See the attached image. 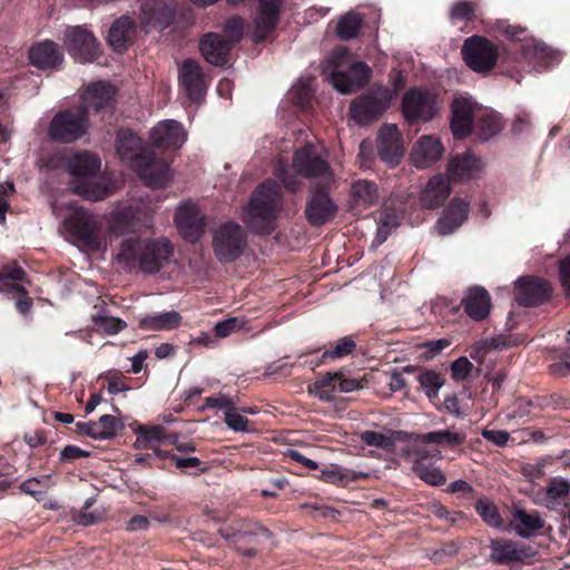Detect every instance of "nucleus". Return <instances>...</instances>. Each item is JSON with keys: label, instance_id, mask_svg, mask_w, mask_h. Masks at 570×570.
Instances as JSON below:
<instances>
[{"label": "nucleus", "instance_id": "obj_51", "mask_svg": "<svg viewBox=\"0 0 570 570\" xmlns=\"http://www.w3.org/2000/svg\"><path fill=\"white\" fill-rule=\"evenodd\" d=\"M362 24L363 18L354 11H348L337 22V36H356Z\"/></svg>", "mask_w": 570, "mask_h": 570}, {"label": "nucleus", "instance_id": "obj_41", "mask_svg": "<svg viewBox=\"0 0 570 570\" xmlns=\"http://www.w3.org/2000/svg\"><path fill=\"white\" fill-rule=\"evenodd\" d=\"M376 224V234L372 246L382 245L387 239L389 235L397 228L400 219L394 212L383 210L379 214Z\"/></svg>", "mask_w": 570, "mask_h": 570}, {"label": "nucleus", "instance_id": "obj_27", "mask_svg": "<svg viewBox=\"0 0 570 570\" xmlns=\"http://www.w3.org/2000/svg\"><path fill=\"white\" fill-rule=\"evenodd\" d=\"M443 154L441 141L433 136H422L414 145L411 154L412 164L424 169L436 163Z\"/></svg>", "mask_w": 570, "mask_h": 570}, {"label": "nucleus", "instance_id": "obj_45", "mask_svg": "<svg viewBox=\"0 0 570 570\" xmlns=\"http://www.w3.org/2000/svg\"><path fill=\"white\" fill-rule=\"evenodd\" d=\"M478 127L481 138L488 140L502 129L501 117L492 110H482L478 116Z\"/></svg>", "mask_w": 570, "mask_h": 570}, {"label": "nucleus", "instance_id": "obj_63", "mask_svg": "<svg viewBox=\"0 0 570 570\" xmlns=\"http://www.w3.org/2000/svg\"><path fill=\"white\" fill-rule=\"evenodd\" d=\"M440 452L435 451L434 453H431L429 450H426L422 445H413L407 450V456L412 462V465H415V461L424 462V460L433 456H439Z\"/></svg>", "mask_w": 570, "mask_h": 570}, {"label": "nucleus", "instance_id": "obj_12", "mask_svg": "<svg viewBox=\"0 0 570 570\" xmlns=\"http://www.w3.org/2000/svg\"><path fill=\"white\" fill-rule=\"evenodd\" d=\"M88 129L87 115L81 111H59L50 121L48 134L59 142H73L81 138Z\"/></svg>", "mask_w": 570, "mask_h": 570}, {"label": "nucleus", "instance_id": "obj_7", "mask_svg": "<svg viewBox=\"0 0 570 570\" xmlns=\"http://www.w3.org/2000/svg\"><path fill=\"white\" fill-rule=\"evenodd\" d=\"M175 6L167 0H146L141 6L140 31L145 33H160L168 27L171 32H180L186 26L193 23L190 12H184L176 18Z\"/></svg>", "mask_w": 570, "mask_h": 570}, {"label": "nucleus", "instance_id": "obj_24", "mask_svg": "<svg viewBox=\"0 0 570 570\" xmlns=\"http://www.w3.org/2000/svg\"><path fill=\"white\" fill-rule=\"evenodd\" d=\"M150 139L160 148H180L187 139V134L180 122L167 119L153 128Z\"/></svg>", "mask_w": 570, "mask_h": 570}, {"label": "nucleus", "instance_id": "obj_14", "mask_svg": "<svg viewBox=\"0 0 570 570\" xmlns=\"http://www.w3.org/2000/svg\"><path fill=\"white\" fill-rule=\"evenodd\" d=\"M435 96L430 91L412 88L402 99V112L407 122L429 121L436 114Z\"/></svg>", "mask_w": 570, "mask_h": 570}, {"label": "nucleus", "instance_id": "obj_55", "mask_svg": "<svg viewBox=\"0 0 570 570\" xmlns=\"http://www.w3.org/2000/svg\"><path fill=\"white\" fill-rule=\"evenodd\" d=\"M419 382L429 399L438 395L439 390L443 385V380L440 374L428 371L419 375Z\"/></svg>", "mask_w": 570, "mask_h": 570}, {"label": "nucleus", "instance_id": "obj_2", "mask_svg": "<svg viewBox=\"0 0 570 570\" xmlns=\"http://www.w3.org/2000/svg\"><path fill=\"white\" fill-rule=\"evenodd\" d=\"M292 167L296 174L291 173L285 164H278L275 169V175L291 191H296L302 186L297 176L320 179L324 184H330L334 179L333 170L327 161V153L317 145L307 144L298 148L294 153Z\"/></svg>", "mask_w": 570, "mask_h": 570}, {"label": "nucleus", "instance_id": "obj_46", "mask_svg": "<svg viewBox=\"0 0 570 570\" xmlns=\"http://www.w3.org/2000/svg\"><path fill=\"white\" fill-rule=\"evenodd\" d=\"M313 81L312 77H301L291 88L289 94L294 104L302 108L308 106L314 92Z\"/></svg>", "mask_w": 570, "mask_h": 570}, {"label": "nucleus", "instance_id": "obj_59", "mask_svg": "<svg viewBox=\"0 0 570 570\" xmlns=\"http://www.w3.org/2000/svg\"><path fill=\"white\" fill-rule=\"evenodd\" d=\"M242 326L243 324L236 317H228L216 323L214 330L218 337H227Z\"/></svg>", "mask_w": 570, "mask_h": 570}, {"label": "nucleus", "instance_id": "obj_58", "mask_svg": "<svg viewBox=\"0 0 570 570\" xmlns=\"http://www.w3.org/2000/svg\"><path fill=\"white\" fill-rule=\"evenodd\" d=\"M129 32H136L135 21L129 16H121L109 29V36H127Z\"/></svg>", "mask_w": 570, "mask_h": 570}, {"label": "nucleus", "instance_id": "obj_34", "mask_svg": "<svg viewBox=\"0 0 570 570\" xmlns=\"http://www.w3.org/2000/svg\"><path fill=\"white\" fill-rule=\"evenodd\" d=\"M450 193L449 179L444 176H435L428 181L420 196V202L425 208H436L444 203Z\"/></svg>", "mask_w": 570, "mask_h": 570}, {"label": "nucleus", "instance_id": "obj_43", "mask_svg": "<svg viewBox=\"0 0 570 570\" xmlns=\"http://www.w3.org/2000/svg\"><path fill=\"white\" fill-rule=\"evenodd\" d=\"M361 476V474L342 468L336 464H331L326 468H324L321 471V479L325 482L336 484V485H346L347 483L357 480Z\"/></svg>", "mask_w": 570, "mask_h": 570}, {"label": "nucleus", "instance_id": "obj_35", "mask_svg": "<svg viewBox=\"0 0 570 570\" xmlns=\"http://www.w3.org/2000/svg\"><path fill=\"white\" fill-rule=\"evenodd\" d=\"M569 494L570 481L562 476L552 478L546 489V508L551 511L563 512L564 508L568 507L566 499Z\"/></svg>", "mask_w": 570, "mask_h": 570}, {"label": "nucleus", "instance_id": "obj_26", "mask_svg": "<svg viewBox=\"0 0 570 570\" xmlns=\"http://www.w3.org/2000/svg\"><path fill=\"white\" fill-rule=\"evenodd\" d=\"M149 214L137 206H124L110 214V229L117 234L134 232L141 226L142 219H148Z\"/></svg>", "mask_w": 570, "mask_h": 570}, {"label": "nucleus", "instance_id": "obj_52", "mask_svg": "<svg viewBox=\"0 0 570 570\" xmlns=\"http://www.w3.org/2000/svg\"><path fill=\"white\" fill-rule=\"evenodd\" d=\"M1 277H3V287L11 289L9 293H26V289L22 285L18 283L10 284L9 281L13 282H22L24 278V272L23 269L13 264L6 266L3 268V272L0 274Z\"/></svg>", "mask_w": 570, "mask_h": 570}, {"label": "nucleus", "instance_id": "obj_48", "mask_svg": "<svg viewBox=\"0 0 570 570\" xmlns=\"http://www.w3.org/2000/svg\"><path fill=\"white\" fill-rule=\"evenodd\" d=\"M92 323L99 331L109 335L117 334L126 327L122 320L107 315L104 312L94 315Z\"/></svg>", "mask_w": 570, "mask_h": 570}, {"label": "nucleus", "instance_id": "obj_62", "mask_svg": "<svg viewBox=\"0 0 570 570\" xmlns=\"http://www.w3.org/2000/svg\"><path fill=\"white\" fill-rule=\"evenodd\" d=\"M337 386L336 391L342 393H350L362 387V383L357 379L346 377L343 372H337Z\"/></svg>", "mask_w": 570, "mask_h": 570}, {"label": "nucleus", "instance_id": "obj_19", "mask_svg": "<svg viewBox=\"0 0 570 570\" xmlns=\"http://www.w3.org/2000/svg\"><path fill=\"white\" fill-rule=\"evenodd\" d=\"M116 87L105 80L89 83L81 95L82 111L87 115L90 111L98 112L112 105L116 96Z\"/></svg>", "mask_w": 570, "mask_h": 570}, {"label": "nucleus", "instance_id": "obj_9", "mask_svg": "<svg viewBox=\"0 0 570 570\" xmlns=\"http://www.w3.org/2000/svg\"><path fill=\"white\" fill-rule=\"evenodd\" d=\"M512 49L518 51L514 60L533 71H543L561 59L558 51L535 38H513Z\"/></svg>", "mask_w": 570, "mask_h": 570}, {"label": "nucleus", "instance_id": "obj_5", "mask_svg": "<svg viewBox=\"0 0 570 570\" xmlns=\"http://www.w3.org/2000/svg\"><path fill=\"white\" fill-rule=\"evenodd\" d=\"M283 206L279 186L272 180L261 184L252 194L245 223L257 234H271Z\"/></svg>", "mask_w": 570, "mask_h": 570}, {"label": "nucleus", "instance_id": "obj_36", "mask_svg": "<svg viewBox=\"0 0 570 570\" xmlns=\"http://www.w3.org/2000/svg\"><path fill=\"white\" fill-rule=\"evenodd\" d=\"M284 0H258L256 27L264 32H271L278 23Z\"/></svg>", "mask_w": 570, "mask_h": 570}, {"label": "nucleus", "instance_id": "obj_23", "mask_svg": "<svg viewBox=\"0 0 570 570\" xmlns=\"http://www.w3.org/2000/svg\"><path fill=\"white\" fill-rule=\"evenodd\" d=\"M470 204L461 198H453L442 212L435 224L439 235L446 236L458 230L468 219Z\"/></svg>", "mask_w": 570, "mask_h": 570}, {"label": "nucleus", "instance_id": "obj_57", "mask_svg": "<svg viewBox=\"0 0 570 570\" xmlns=\"http://www.w3.org/2000/svg\"><path fill=\"white\" fill-rule=\"evenodd\" d=\"M361 440L368 446H374L383 450H391L394 446V441L390 436L375 431L362 432Z\"/></svg>", "mask_w": 570, "mask_h": 570}, {"label": "nucleus", "instance_id": "obj_28", "mask_svg": "<svg viewBox=\"0 0 570 570\" xmlns=\"http://www.w3.org/2000/svg\"><path fill=\"white\" fill-rule=\"evenodd\" d=\"M336 205L324 191H316L306 203L305 215L314 226L326 224L335 214Z\"/></svg>", "mask_w": 570, "mask_h": 570}, {"label": "nucleus", "instance_id": "obj_29", "mask_svg": "<svg viewBox=\"0 0 570 570\" xmlns=\"http://www.w3.org/2000/svg\"><path fill=\"white\" fill-rule=\"evenodd\" d=\"M236 38H203L199 50L204 59L213 66H224L229 60L230 50Z\"/></svg>", "mask_w": 570, "mask_h": 570}, {"label": "nucleus", "instance_id": "obj_53", "mask_svg": "<svg viewBox=\"0 0 570 570\" xmlns=\"http://www.w3.org/2000/svg\"><path fill=\"white\" fill-rule=\"evenodd\" d=\"M224 422L234 432H250L248 419L236 405L224 413Z\"/></svg>", "mask_w": 570, "mask_h": 570}, {"label": "nucleus", "instance_id": "obj_40", "mask_svg": "<svg viewBox=\"0 0 570 570\" xmlns=\"http://www.w3.org/2000/svg\"><path fill=\"white\" fill-rule=\"evenodd\" d=\"M337 379H340V376H337V372H328L316 380L308 387V392L321 401L332 402L335 399Z\"/></svg>", "mask_w": 570, "mask_h": 570}, {"label": "nucleus", "instance_id": "obj_38", "mask_svg": "<svg viewBox=\"0 0 570 570\" xmlns=\"http://www.w3.org/2000/svg\"><path fill=\"white\" fill-rule=\"evenodd\" d=\"M67 48L78 62H91L100 55L96 38H68Z\"/></svg>", "mask_w": 570, "mask_h": 570}, {"label": "nucleus", "instance_id": "obj_6", "mask_svg": "<svg viewBox=\"0 0 570 570\" xmlns=\"http://www.w3.org/2000/svg\"><path fill=\"white\" fill-rule=\"evenodd\" d=\"M100 165V159L89 151L77 153L70 157L67 168L73 178L69 183V189L73 194L94 202L108 197L110 194L108 187L97 178Z\"/></svg>", "mask_w": 570, "mask_h": 570}, {"label": "nucleus", "instance_id": "obj_4", "mask_svg": "<svg viewBox=\"0 0 570 570\" xmlns=\"http://www.w3.org/2000/svg\"><path fill=\"white\" fill-rule=\"evenodd\" d=\"M173 250L170 242L166 238L130 237L122 240L116 258L125 268L131 269L138 265L144 273L155 274L169 261Z\"/></svg>", "mask_w": 570, "mask_h": 570}, {"label": "nucleus", "instance_id": "obj_61", "mask_svg": "<svg viewBox=\"0 0 570 570\" xmlns=\"http://www.w3.org/2000/svg\"><path fill=\"white\" fill-rule=\"evenodd\" d=\"M473 365L466 357H459L451 365L452 376L454 380L462 381L465 380Z\"/></svg>", "mask_w": 570, "mask_h": 570}, {"label": "nucleus", "instance_id": "obj_16", "mask_svg": "<svg viewBox=\"0 0 570 570\" xmlns=\"http://www.w3.org/2000/svg\"><path fill=\"white\" fill-rule=\"evenodd\" d=\"M65 227L87 247L94 250L101 248L97 224L88 212L81 208L75 210L65 219Z\"/></svg>", "mask_w": 570, "mask_h": 570}, {"label": "nucleus", "instance_id": "obj_25", "mask_svg": "<svg viewBox=\"0 0 570 570\" xmlns=\"http://www.w3.org/2000/svg\"><path fill=\"white\" fill-rule=\"evenodd\" d=\"M461 305L465 314L473 321L485 320L492 307L491 296L482 286H473L466 289Z\"/></svg>", "mask_w": 570, "mask_h": 570}, {"label": "nucleus", "instance_id": "obj_13", "mask_svg": "<svg viewBox=\"0 0 570 570\" xmlns=\"http://www.w3.org/2000/svg\"><path fill=\"white\" fill-rule=\"evenodd\" d=\"M220 535L229 541L240 554L253 558L257 554L258 547L271 539V532L258 524L249 525L245 529L233 530L230 528L220 529Z\"/></svg>", "mask_w": 570, "mask_h": 570}, {"label": "nucleus", "instance_id": "obj_17", "mask_svg": "<svg viewBox=\"0 0 570 570\" xmlns=\"http://www.w3.org/2000/svg\"><path fill=\"white\" fill-rule=\"evenodd\" d=\"M490 549V558L498 564H511L515 562L529 564L537 554L535 550L531 547L508 540H492Z\"/></svg>", "mask_w": 570, "mask_h": 570}, {"label": "nucleus", "instance_id": "obj_50", "mask_svg": "<svg viewBox=\"0 0 570 570\" xmlns=\"http://www.w3.org/2000/svg\"><path fill=\"white\" fill-rule=\"evenodd\" d=\"M476 11V4L472 1L460 0L452 4L450 9V20L452 23L471 21Z\"/></svg>", "mask_w": 570, "mask_h": 570}, {"label": "nucleus", "instance_id": "obj_42", "mask_svg": "<svg viewBox=\"0 0 570 570\" xmlns=\"http://www.w3.org/2000/svg\"><path fill=\"white\" fill-rule=\"evenodd\" d=\"M137 439L135 442L136 448L138 449H151L154 448V443H166L165 430L161 425H140L137 429Z\"/></svg>", "mask_w": 570, "mask_h": 570}, {"label": "nucleus", "instance_id": "obj_15", "mask_svg": "<svg viewBox=\"0 0 570 570\" xmlns=\"http://www.w3.org/2000/svg\"><path fill=\"white\" fill-rule=\"evenodd\" d=\"M178 85L190 101L200 102L206 94L207 83L203 68L197 60L185 59L179 63Z\"/></svg>", "mask_w": 570, "mask_h": 570}, {"label": "nucleus", "instance_id": "obj_49", "mask_svg": "<svg viewBox=\"0 0 570 570\" xmlns=\"http://www.w3.org/2000/svg\"><path fill=\"white\" fill-rule=\"evenodd\" d=\"M96 435L98 440L112 439L117 430L122 428L119 420L110 414H104L98 421H95Z\"/></svg>", "mask_w": 570, "mask_h": 570}, {"label": "nucleus", "instance_id": "obj_56", "mask_svg": "<svg viewBox=\"0 0 570 570\" xmlns=\"http://www.w3.org/2000/svg\"><path fill=\"white\" fill-rule=\"evenodd\" d=\"M51 485V480L49 475H43L41 478H30L23 481L20 485L22 492L37 497L43 494L47 489Z\"/></svg>", "mask_w": 570, "mask_h": 570}, {"label": "nucleus", "instance_id": "obj_60", "mask_svg": "<svg viewBox=\"0 0 570 570\" xmlns=\"http://www.w3.org/2000/svg\"><path fill=\"white\" fill-rule=\"evenodd\" d=\"M205 405L207 407H212V409L217 407V409L224 410V413H225V412H228L229 409L234 407L236 404L232 397H229L226 394L219 393V394L206 397Z\"/></svg>", "mask_w": 570, "mask_h": 570}, {"label": "nucleus", "instance_id": "obj_64", "mask_svg": "<svg viewBox=\"0 0 570 570\" xmlns=\"http://www.w3.org/2000/svg\"><path fill=\"white\" fill-rule=\"evenodd\" d=\"M544 462H535V463H524L521 466V473L528 479V480H537L543 476L544 474Z\"/></svg>", "mask_w": 570, "mask_h": 570}, {"label": "nucleus", "instance_id": "obj_44", "mask_svg": "<svg viewBox=\"0 0 570 570\" xmlns=\"http://www.w3.org/2000/svg\"><path fill=\"white\" fill-rule=\"evenodd\" d=\"M412 470L429 485L441 487L446 482L445 474L440 468L433 464H425L424 462L415 461V465H412Z\"/></svg>", "mask_w": 570, "mask_h": 570}, {"label": "nucleus", "instance_id": "obj_11", "mask_svg": "<svg viewBox=\"0 0 570 570\" xmlns=\"http://www.w3.org/2000/svg\"><path fill=\"white\" fill-rule=\"evenodd\" d=\"M213 246L219 262L230 263L243 254L246 235L240 225L228 222L214 232Z\"/></svg>", "mask_w": 570, "mask_h": 570}, {"label": "nucleus", "instance_id": "obj_37", "mask_svg": "<svg viewBox=\"0 0 570 570\" xmlns=\"http://www.w3.org/2000/svg\"><path fill=\"white\" fill-rule=\"evenodd\" d=\"M514 531L521 538H530L544 527V520L540 513L533 511L531 513L523 509H515L513 512Z\"/></svg>", "mask_w": 570, "mask_h": 570}, {"label": "nucleus", "instance_id": "obj_32", "mask_svg": "<svg viewBox=\"0 0 570 570\" xmlns=\"http://www.w3.org/2000/svg\"><path fill=\"white\" fill-rule=\"evenodd\" d=\"M379 188L374 181L358 179L351 187V208L356 213L374 206L379 200Z\"/></svg>", "mask_w": 570, "mask_h": 570}, {"label": "nucleus", "instance_id": "obj_54", "mask_svg": "<svg viewBox=\"0 0 570 570\" xmlns=\"http://www.w3.org/2000/svg\"><path fill=\"white\" fill-rule=\"evenodd\" d=\"M356 347V342L351 336H344L337 341L334 347L326 350L322 358L323 361L326 358H342L347 356L354 352Z\"/></svg>", "mask_w": 570, "mask_h": 570}, {"label": "nucleus", "instance_id": "obj_20", "mask_svg": "<svg viewBox=\"0 0 570 570\" xmlns=\"http://www.w3.org/2000/svg\"><path fill=\"white\" fill-rule=\"evenodd\" d=\"M551 295V285L548 281L538 277H523L517 282L515 301L522 306H537L546 302Z\"/></svg>", "mask_w": 570, "mask_h": 570}, {"label": "nucleus", "instance_id": "obj_1", "mask_svg": "<svg viewBox=\"0 0 570 570\" xmlns=\"http://www.w3.org/2000/svg\"><path fill=\"white\" fill-rule=\"evenodd\" d=\"M116 149L121 160L128 163L149 187L164 188L168 185L171 177L169 165L145 151L141 139L135 132L119 130Z\"/></svg>", "mask_w": 570, "mask_h": 570}, {"label": "nucleus", "instance_id": "obj_3", "mask_svg": "<svg viewBox=\"0 0 570 570\" xmlns=\"http://www.w3.org/2000/svg\"><path fill=\"white\" fill-rule=\"evenodd\" d=\"M322 72L328 82L343 95L352 94L363 88L372 77L371 68L345 48H335L323 61Z\"/></svg>", "mask_w": 570, "mask_h": 570}, {"label": "nucleus", "instance_id": "obj_10", "mask_svg": "<svg viewBox=\"0 0 570 570\" xmlns=\"http://www.w3.org/2000/svg\"><path fill=\"white\" fill-rule=\"evenodd\" d=\"M393 99L389 87L373 88L368 94L354 99L350 105L351 118L361 126L371 124L381 117Z\"/></svg>", "mask_w": 570, "mask_h": 570}, {"label": "nucleus", "instance_id": "obj_47", "mask_svg": "<svg viewBox=\"0 0 570 570\" xmlns=\"http://www.w3.org/2000/svg\"><path fill=\"white\" fill-rule=\"evenodd\" d=\"M475 510L481 519L492 528H501L503 522L497 505L487 498H481L475 503Z\"/></svg>", "mask_w": 570, "mask_h": 570}, {"label": "nucleus", "instance_id": "obj_18", "mask_svg": "<svg viewBox=\"0 0 570 570\" xmlns=\"http://www.w3.org/2000/svg\"><path fill=\"white\" fill-rule=\"evenodd\" d=\"M175 223L179 233L189 242L198 240L204 232V217L191 202H184L177 207Z\"/></svg>", "mask_w": 570, "mask_h": 570}, {"label": "nucleus", "instance_id": "obj_30", "mask_svg": "<svg viewBox=\"0 0 570 570\" xmlns=\"http://www.w3.org/2000/svg\"><path fill=\"white\" fill-rule=\"evenodd\" d=\"M482 169V163L470 151H465L450 159L446 168V178L456 180L471 179Z\"/></svg>", "mask_w": 570, "mask_h": 570}, {"label": "nucleus", "instance_id": "obj_21", "mask_svg": "<svg viewBox=\"0 0 570 570\" xmlns=\"http://www.w3.org/2000/svg\"><path fill=\"white\" fill-rule=\"evenodd\" d=\"M379 156L390 167L396 166L403 157L404 149L396 125L386 124L379 132Z\"/></svg>", "mask_w": 570, "mask_h": 570}, {"label": "nucleus", "instance_id": "obj_33", "mask_svg": "<svg viewBox=\"0 0 570 570\" xmlns=\"http://www.w3.org/2000/svg\"><path fill=\"white\" fill-rule=\"evenodd\" d=\"M409 439L422 444L432 443L443 448H452L463 444L466 440V434L460 430L444 429L425 434H411Z\"/></svg>", "mask_w": 570, "mask_h": 570}, {"label": "nucleus", "instance_id": "obj_39", "mask_svg": "<svg viewBox=\"0 0 570 570\" xmlns=\"http://www.w3.org/2000/svg\"><path fill=\"white\" fill-rule=\"evenodd\" d=\"M181 324V315L176 311H168L157 315H148L139 320V327L145 331H171Z\"/></svg>", "mask_w": 570, "mask_h": 570}, {"label": "nucleus", "instance_id": "obj_22", "mask_svg": "<svg viewBox=\"0 0 570 570\" xmlns=\"http://www.w3.org/2000/svg\"><path fill=\"white\" fill-rule=\"evenodd\" d=\"M452 119L451 129L455 138H465L472 130L475 105L471 98L456 97L451 104Z\"/></svg>", "mask_w": 570, "mask_h": 570}, {"label": "nucleus", "instance_id": "obj_31", "mask_svg": "<svg viewBox=\"0 0 570 570\" xmlns=\"http://www.w3.org/2000/svg\"><path fill=\"white\" fill-rule=\"evenodd\" d=\"M29 59L39 69H53L61 65L62 53L53 41L47 39L30 49Z\"/></svg>", "mask_w": 570, "mask_h": 570}, {"label": "nucleus", "instance_id": "obj_8", "mask_svg": "<svg viewBox=\"0 0 570 570\" xmlns=\"http://www.w3.org/2000/svg\"><path fill=\"white\" fill-rule=\"evenodd\" d=\"M507 49L490 38H466L461 55L465 65L476 73H489Z\"/></svg>", "mask_w": 570, "mask_h": 570}]
</instances>
